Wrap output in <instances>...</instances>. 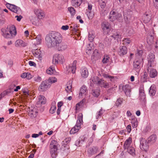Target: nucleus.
<instances>
[{"label": "nucleus", "instance_id": "f257e3e1", "mask_svg": "<svg viewBox=\"0 0 158 158\" xmlns=\"http://www.w3.org/2000/svg\"><path fill=\"white\" fill-rule=\"evenodd\" d=\"M45 43L48 48L59 46L62 42L61 34L58 32H52L47 35L45 38Z\"/></svg>", "mask_w": 158, "mask_h": 158}, {"label": "nucleus", "instance_id": "f03ea898", "mask_svg": "<svg viewBox=\"0 0 158 158\" xmlns=\"http://www.w3.org/2000/svg\"><path fill=\"white\" fill-rule=\"evenodd\" d=\"M2 35L6 39H12L17 34L16 28L13 25H11L7 27L2 28L1 30Z\"/></svg>", "mask_w": 158, "mask_h": 158}, {"label": "nucleus", "instance_id": "7ed1b4c3", "mask_svg": "<svg viewBox=\"0 0 158 158\" xmlns=\"http://www.w3.org/2000/svg\"><path fill=\"white\" fill-rule=\"evenodd\" d=\"M83 115L82 113H80L79 114L76 125L72 128L70 131V134H73L76 133L80 129L81 125L83 123Z\"/></svg>", "mask_w": 158, "mask_h": 158}, {"label": "nucleus", "instance_id": "20e7f679", "mask_svg": "<svg viewBox=\"0 0 158 158\" xmlns=\"http://www.w3.org/2000/svg\"><path fill=\"white\" fill-rule=\"evenodd\" d=\"M122 18L121 15L117 12L111 11L110 14L109 19L110 21L113 22L115 20L119 21Z\"/></svg>", "mask_w": 158, "mask_h": 158}, {"label": "nucleus", "instance_id": "39448f33", "mask_svg": "<svg viewBox=\"0 0 158 158\" xmlns=\"http://www.w3.org/2000/svg\"><path fill=\"white\" fill-rule=\"evenodd\" d=\"M64 61V57L62 54H56L53 56L52 62L55 65L62 64Z\"/></svg>", "mask_w": 158, "mask_h": 158}, {"label": "nucleus", "instance_id": "423d86ee", "mask_svg": "<svg viewBox=\"0 0 158 158\" xmlns=\"http://www.w3.org/2000/svg\"><path fill=\"white\" fill-rule=\"evenodd\" d=\"M50 87V84H48V81L45 80L43 81L40 85L38 90L41 92L46 91Z\"/></svg>", "mask_w": 158, "mask_h": 158}, {"label": "nucleus", "instance_id": "0eeeda50", "mask_svg": "<svg viewBox=\"0 0 158 158\" xmlns=\"http://www.w3.org/2000/svg\"><path fill=\"white\" fill-rule=\"evenodd\" d=\"M139 99L141 102L145 103L146 101V94L143 86H140L139 89Z\"/></svg>", "mask_w": 158, "mask_h": 158}, {"label": "nucleus", "instance_id": "6e6552de", "mask_svg": "<svg viewBox=\"0 0 158 158\" xmlns=\"http://www.w3.org/2000/svg\"><path fill=\"white\" fill-rule=\"evenodd\" d=\"M77 63V60H75L72 64H69L68 66H67L66 67V73H68L71 72L73 73H74L76 69Z\"/></svg>", "mask_w": 158, "mask_h": 158}, {"label": "nucleus", "instance_id": "1a4fd4ad", "mask_svg": "<svg viewBox=\"0 0 158 158\" xmlns=\"http://www.w3.org/2000/svg\"><path fill=\"white\" fill-rule=\"evenodd\" d=\"M6 6L7 8L15 13L19 14L21 13V10L20 8L14 5L8 3L6 4Z\"/></svg>", "mask_w": 158, "mask_h": 158}, {"label": "nucleus", "instance_id": "9d476101", "mask_svg": "<svg viewBox=\"0 0 158 158\" xmlns=\"http://www.w3.org/2000/svg\"><path fill=\"white\" fill-rule=\"evenodd\" d=\"M155 56L152 53H150L148 56L147 59L148 62L147 66V70L149 71L150 68L152 67L153 64Z\"/></svg>", "mask_w": 158, "mask_h": 158}, {"label": "nucleus", "instance_id": "9b49d317", "mask_svg": "<svg viewBox=\"0 0 158 158\" xmlns=\"http://www.w3.org/2000/svg\"><path fill=\"white\" fill-rule=\"evenodd\" d=\"M148 142L145 139H142L140 141V147L142 150L147 151L149 148Z\"/></svg>", "mask_w": 158, "mask_h": 158}, {"label": "nucleus", "instance_id": "f8f14e48", "mask_svg": "<svg viewBox=\"0 0 158 158\" xmlns=\"http://www.w3.org/2000/svg\"><path fill=\"white\" fill-rule=\"evenodd\" d=\"M32 53L34 56L41 61L42 60V52L40 49H35L33 50Z\"/></svg>", "mask_w": 158, "mask_h": 158}, {"label": "nucleus", "instance_id": "ddd939ff", "mask_svg": "<svg viewBox=\"0 0 158 158\" xmlns=\"http://www.w3.org/2000/svg\"><path fill=\"white\" fill-rule=\"evenodd\" d=\"M142 60L135 59L133 63V68L137 72H139L140 69V64Z\"/></svg>", "mask_w": 158, "mask_h": 158}, {"label": "nucleus", "instance_id": "4468645a", "mask_svg": "<svg viewBox=\"0 0 158 158\" xmlns=\"http://www.w3.org/2000/svg\"><path fill=\"white\" fill-rule=\"evenodd\" d=\"M88 136L85 135L81 136L79 139V140L77 141L76 142L75 145L77 146H80L81 144H82V142L84 141L87 142Z\"/></svg>", "mask_w": 158, "mask_h": 158}, {"label": "nucleus", "instance_id": "2eb2a0df", "mask_svg": "<svg viewBox=\"0 0 158 158\" xmlns=\"http://www.w3.org/2000/svg\"><path fill=\"white\" fill-rule=\"evenodd\" d=\"M131 88L130 86L128 85H123V89L127 96L131 97L130 92L131 91Z\"/></svg>", "mask_w": 158, "mask_h": 158}, {"label": "nucleus", "instance_id": "dca6fc26", "mask_svg": "<svg viewBox=\"0 0 158 158\" xmlns=\"http://www.w3.org/2000/svg\"><path fill=\"white\" fill-rule=\"evenodd\" d=\"M98 150V148L97 147L93 146L89 148L87 152L89 156H90L92 155L96 154Z\"/></svg>", "mask_w": 158, "mask_h": 158}, {"label": "nucleus", "instance_id": "f3484780", "mask_svg": "<svg viewBox=\"0 0 158 158\" xmlns=\"http://www.w3.org/2000/svg\"><path fill=\"white\" fill-rule=\"evenodd\" d=\"M127 49L126 46L120 47L118 51V54L121 56H123L126 54Z\"/></svg>", "mask_w": 158, "mask_h": 158}, {"label": "nucleus", "instance_id": "a211bd4d", "mask_svg": "<svg viewBox=\"0 0 158 158\" xmlns=\"http://www.w3.org/2000/svg\"><path fill=\"white\" fill-rule=\"evenodd\" d=\"M57 147L50 148V151L52 157L55 158L57 155Z\"/></svg>", "mask_w": 158, "mask_h": 158}, {"label": "nucleus", "instance_id": "6ab92c4d", "mask_svg": "<svg viewBox=\"0 0 158 158\" xmlns=\"http://www.w3.org/2000/svg\"><path fill=\"white\" fill-rule=\"evenodd\" d=\"M38 99L37 102V105L44 104L46 103V99L44 96L39 95L38 97Z\"/></svg>", "mask_w": 158, "mask_h": 158}, {"label": "nucleus", "instance_id": "aec40b11", "mask_svg": "<svg viewBox=\"0 0 158 158\" xmlns=\"http://www.w3.org/2000/svg\"><path fill=\"white\" fill-rule=\"evenodd\" d=\"M35 12L39 19H42L44 16V14L43 11L41 9H35Z\"/></svg>", "mask_w": 158, "mask_h": 158}, {"label": "nucleus", "instance_id": "412c9836", "mask_svg": "<svg viewBox=\"0 0 158 158\" xmlns=\"http://www.w3.org/2000/svg\"><path fill=\"white\" fill-rule=\"evenodd\" d=\"M99 78L97 76L92 77L90 79V85L91 87L94 86V84L96 85Z\"/></svg>", "mask_w": 158, "mask_h": 158}, {"label": "nucleus", "instance_id": "4be33fe9", "mask_svg": "<svg viewBox=\"0 0 158 158\" xmlns=\"http://www.w3.org/2000/svg\"><path fill=\"white\" fill-rule=\"evenodd\" d=\"M87 93V87L85 86H83L80 89V92L79 95V98H81L83 94L85 95Z\"/></svg>", "mask_w": 158, "mask_h": 158}, {"label": "nucleus", "instance_id": "5701e85b", "mask_svg": "<svg viewBox=\"0 0 158 158\" xmlns=\"http://www.w3.org/2000/svg\"><path fill=\"white\" fill-rule=\"evenodd\" d=\"M81 74L82 77L84 78H87L89 75L88 71L86 68L81 69Z\"/></svg>", "mask_w": 158, "mask_h": 158}, {"label": "nucleus", "instance_id": "b1692460", "mask_svg": "<svg viewBox=\"0 0 158 158\" xmlns=\"http://www.w3.org/2000/svg\"><path fill=\"white\" fill-rule=\"evenodd\" d=\"M149 75L151 78H155L157 76V72L155 69H152L149 71Z\"/></svg>", "mask_w": 158, "mask_h": 158}, {"label": "nucleus", "instance_id": "393cba45", "mask_svg": "<svg viewBox=\"0 0 158 158\" xmlns=\"http://www.w3.org/2000/svg\"><path fill=\"white\" fill-rule=\"evenodd\" d=\"M156 139V135L153 134L149 136L148 139V143L152 144L154 143Z\"/></svg>", "mask_w": 158, "mask_h": 158}, {"label": "nucleus", "instance_id": "a878e982", "mask_svg": "<svg viewBox=\"0 0 158 158\" xmlns=\"http://www.w3.org/2000/svg\"><path fill=\"white\" fill-rule=\"evenodd\" d=\"M15 46L17 47H24L26 46V44L21 40H17L15 43Z\"/></svg>", "mask_w": 158, "mask_h": 158}, {"label": "nucleus", "instance_id": "bb28decb", "mask_svg": "<svg viewBox=\"0 0 158 158\" xmlns=\"http://www.w3.org/2000/svg\"><path fill=\"white\" fill-rule=\"evenodd\" d=\"M72 81H69L66 85L65 90L68 93H70L72 91Z\"/></svg>", "mask_w": 158, "mask_h": 158}, {"label": "nucleus", "instance_id": "cd10ccee", "mask_svg": "<svg viewBox=\"0 0 158 158\" xmlns=\"http://www.w3.org/2000/svg\"><path fill=\"white\" fill-rule=\"evenodd\" d=\"M131 142L132 139L131 138L129 137L128 139H127L125 141L123 147L124 149H127L129 148V147H131L130 146Z\"/></svg>", "mask_w": 158, "mask_h": 158}, {"label": "nucleus", "instance_id": "c85d7f7f", "mask_svg": "<svg viewBox=\"0 0 158 158\" xmlns=\"http://www.w3.org/2000/svg\"><path fill=\"white\" fill-rule=\"evenodd\" d=\"M82 3V0H72V5L75 7L79 6Z\"/></svg>", "mask_w": 158, "mask_h": 158}, {"label": "nucleus", "instance_id": "c756f323", "mask_svg": "<svg viewBox=\"0 0 158 158\" xmlns=\"http://www.w3.org/2000/svg\"><path fill=\"white\" fill-rule=\"evenodd\" d=\"M101 26L102 28L104 31L109 29L110 27V23L106 22H103L102 23Z\"/></svg>", "mask_w": 158, "mask_h": 158}, {"label": "nucleus", "instance_id": "7c9ffc66", "mask_svg": "<svg viewBox=\"0 0 158 158\" xmlns=\"http://www.w3.org/2000/svg\"><path fill=\"white\" fill-rule=\"evenodd\" d=\"M156 92V89L155 85L153 84L152 85L150 88L149 90V94L150 96H154Z\"/></svg>", "mask_w": 158, "mask_h": 158}, {"label": "nucleus", "instance_id": "2f4dec72", "mask_svg": "<svg viewBox=\"0 0 158 158\" xmlns=\"http://www.w3.org/2000/svg\"><path fill=\"white\" fill-rule=\"evenodd\" d=\"M151 18L150 15L146 12L143 17V20L144 23H146L150 21Z\"/></svg>", "mask_w": 158, "mask_h": 158}, {"label": "nucleus", "instance_id": "473e14b6", "mask_svg": "<svg viewBox=\"0 0 158 158\" xmlns=\"http://www.w3.org/2000/svg\"><path fill=\"white\" fill-rule=\"evenodd\" d=\"M37 110L35 108H31L30 109L29 115L31 117H35L36 116Z\"/></svg>", "mask_w": 158, "mask_h": 158}, {"label": "nucleus", "instance_id": "72a5a7b5", "mask_svg": "<svg viewBox=\"0 0 158 158\" xmlns=\"http://www.w3.org/2000/svg\"><path fill=\"white\" fill-rule=\"evenodd\" d=\"M143 51L142 50H138L137 51V52L136 53V58L139 60H143V57H142Z\"/></svg>", "mask_w": 158, "mask_h": 158}, {"label": "nucleus", "instance_id": "f704fd0d", "mask_svg": "<svg viewBox=\"0 0 158 158\" xmlns=\"http://www.w3.org/2000/svg\"><path fill=\"white\" fill-rule=\"evenodd\" d=\"M92 95L95 97H98L100 95V90L99 88H98L96 89H93L92 90Z\"/></svg>", "mask_w": 158, "mask_h": 158}, {"label": "nucleus", "instance_id": "c9c22d12", "mask_svg": "<svg viewBox=\"0 0 158 158\" xmlns=\"http://www.w3.org/2000/svg\"><path fill=\"white\" fill-rule=\"evenodd\" d=\"M107 2L106 0H99V4L101 8H104Z\"/></svg>", "mask_w": 158, "mask_h": 158}, {"label": "nucleus", "instance_id": "e433bc0d", "mask_svg": "<svg viewBox=\"0 0 158 158\" xmlns=\"http://www.w3.org/2000/svg\"><path fill=\"white\" fill-rule=\"evenodd\" d=\"M56 109V103L54 101L52 103L51 106L49 110L50 113L52 114H53L55 112Z\"/></svg>", "mask_w": 158, "mask_h": 158}, {"label": "nucleus", "instance_id": "4c0bfd02", "mask_svg": "<svg viewBox=\"0 0 158 158\" xmlns=\"http://www.w3.org/2000/svg\"><path fill=\"white\" fill-rule=\"evenodd\" d=\"M46 73L50 75L55 74L56 73V71L53 67H50L47 70Z\"/></svg>", "mask_w": 158, "mask_h": 158}, {"label": "nucleus", "instance_id": "58836bf2", "mask_svg": "<svg viewBox=\"0 0 158 158\" xmlns=\"http://www.w3.org/2000/svg\"><path fill=\"white\" fill-rule=\"evenodd\" d=\"M59 50L63 51L65 50L67 47V45L64 43H61L58 46Z\"/></svg>", "mask_w": 158, "mask_h": 158}, {"label": "nucleus", "instance_id": "ea45409f", "mask_svg": "<svg viewBox=\"0 0 158 158\" xmlns=\"http://www.w3.org/2000/svg\"><path fill=\"white\" fill-rule=\"evenodd\" d=\"M112 36L113 37L114 39H120L121 38V35L120 33L118 32L113 33Z\"/></svg>", "mask_w": 158, "mask_h": 158}, {"label": "nucleus", "instance_id": "a19ab883", "mask_svg": "<svg viewBox=\"0 0 158 158\" xmlns=\"http://www.w3.org/2000/svg\"><path fill=\"white\" fill-rule=\"evenodd\" d=\"M110 58L109 55H105L102 60V62L103 64H106L109 61Z\"/></svg>", "mask_w": 158, "mask_h": 158}, {"label": "nucleus", "instance_id": "79ce46f5", "mask_svg": "<svg viewBox=\"0 0 158 158\" xmlns=\"http://www.w3.org/2000/svg\"><path fill=\"white\" fill-rule=\"evenodd\" d=\"M58 143L56 141L54 140H52L50 142L49 148L57 147Z\"/></svg>", "mask_w": 158, "mask_h": 158}, {"label": "nucleus", "instance_id": "37998d69", "mask_svg": "<svg viewBox=\"0 0 158 158\" xmlns=\"http://www.w3.org/2000/svg\"><path fill=\"white\" fill-rule=\"evenodd\" d=\"M48 81V84H50V85L52 83H54L57 81V79L55 77H49L48 80H46Z\"/></svg>", "mask_w": 158, "mask_h": 158}, {"label": "nucleus", "instance_id": "c03bdc74", "mask_svg": "<svg viewBox=\"0 0 158 158\" xmlns=\"http://www.w3.org/2000/svg\"><path fill=\"white\" fill-rule=\"evenodd\" d=\"M127 151L131 155L134 156L135 155V150L134 148L132 147H130L127 149Z\"/></svg>", "mask_w": 158, "mask_h": 158}, {"label": "nucleus", "instance_id": "a18cd8bd", "mask_svg": "<svg viewBox=\"0 0 158 158\" xmlns=\"http://www.w3.org/2000/svg\"><path fill=\"white\" fill-rule=\"evenodd\" d=\"M123 44L124 45H128L131 42L129 38H124L123 40Z\"/></svg>", "mask_w": 158, "mask_h": 158}, {"label": "nucleus", "instance_id": "49530a36", "mask_svg": "<svg viewBox=\"0 0 158 158\" xmlns=\"http://www.w3.org/2000/svg\"><path fill=\"white\" fill-rule=\"evenodd\" d=\"M68 10L72 16H74L75 14L76 10L74 8L72 7H69L68 8Z\"/></svg>", "mask_w": 158, "mask_h": 158}, {"label": "nucleus", "instance_id": "de8ad7c7", "mask_svg": "<svg viewBox=\"0 0 158 158\" xmlns=\"http://www.w3.org/2000/svg\"><path fill=\"white\" fill-rule=\"evenodd\" d=\"M154 37L152 35H149L147 39V42L149 44L152 43L153 42Z\"/></svg>", "mask_w": 158, "mask_h": 158}, {"label": "nucleus", "instance_id": "09e8293b", "mask_svg": "<svg viewBox=\"0 0 158 158\" xmlns=\"http://www.w3.org/2000/svg\"><path fill=\"white\" fill-rule=\"evenodd\" d=\"M104 82V81L103 80L99 78L97 82V84L96 85H97L98 86L102 87H103V85H104L103 84Z\"/></svg>", "mask_w": 158, "mask_h": 158}, {"label": "nucleus", "instance_id": "8fccbe9b", "mask_svg": "<svg viewBox=\"0 0 158 158\" xmlns=\"http://www.w3.org/2000/svg\"><path fill=\"white\" fill-rule=\"evenodd\" d=\"M103 111L102 110L101 108L99 110V112H98L96 114V117L97 119L100 118L101 117L102 115V114Z\"/></svg>", "mask_w": 158, "mask_h": 158}, {"label": "nucleus", "instance_id": "3c124183", "mask_svg": "<svg viewBox=\"0 0 158 158\" xmlns=\"http://www.w3.org/2000/svg\"><path fill=\"white\" fill-rule=\"evenodd\" d=\"M36 44H40L41 41V35L40 34L38 35L36 37Z\"/></svg>", "mask_w": 158, "mask_h": 158}, {"label": "nucleus", "instance_id": "603ef678", "mask_svg": "<svg viewBox=\"0 0 158 158\" xmlns=\"http://www.w3.org/2000/svg\"><path fill=\"white\" fill-rule=\"evenodd\" d=\"M83 104V102L82 101H81L79 102L77 104L75 109V110L76 111H77L80 109L81 106H82Z\"/></svg>", "mask_w": 158, "mask_h": 158}, {"label": "nucleus", "instance_id": "864d4df0", "mask_svg": "<svg viewBox=\"0 0 158 158\" xmlns=\"http://www.w3.org/2000/svg\"><path fill=\"white\" fill-rule=\"evenodd\" d=\"M123 99L122 98H119L118 99L115 103L116 105L117 106L121 105L123 103Z\"/></svg>", "mask_w": 158, "mask_h": 158}, {"label": "nucleus", "instance_id": "5fc2aeb1", "mask_svg": "<svg viewBox=\"0 0 158 158\" xmlns=\"http://www.w3.org/2000/svg\"><path fill=\"white\" fill-rule=\"evenodd\" d=\"M131 123L132 125H133V127H135L137 126V121L136 118L132 119Z\"/></svg>", "mask_w": 158, "mask_h": 158}, {"label": "nucleus", "instance_id": "6e6d98bb", "mask_svg": "<svg viewBox=\"0 0 158 158\" xmlns=\"http://www.w3.org/2000/svg\"><path fill=\"white\" fill-rule=\"evenodd\" d=\"M102 76L105 78L110 79V81H112L111 79L114 78L113 77L109 75L108 74L105 73H103Z\"/></svg>", "mask_w": 158, "mask_h": 158}, {"label": "nucleus", "instance_id": "4d7b16f0", "mask_svg": "<svg viewBox=\"0 0 158 158\" xmlns=\"http://www.w3.org/2000/svg\"><path fill=\"white\" fill-rule=\"evenodd\" d=\"M126 15H124V20L125 22L127 24H128L131 22V21L130 18H129L130 16H127Z\"/></svg>", "mask_w": 158, "mask_h": 158}, {"label": "nucleus", "instance_id": "13d9d810", "mask_svg": "<svg viewBox=\"0 0 158 158\" xmlns=\"http://www.w3.org/2000/svg\"><path fill=\"white\" fill-rule=\"evenodd\" d=\"M34 80L36 82H40L42 80L41 77L39 76L35 77L34 78Z\"/></svg>", "mask_w": 158, "mask_h": 158}, {"label": "nucleus", "instance_id": "bf43d9fd", "mask_svg": "<svg viewBox=\"0 0 158 158\" xmlns=\"http://www.w3.org/2000/svg\"><path fill=\"white\" fill-rule=\"evenodd\" d=\"M94 38V36L92 34L89 33L88 36V40L90 42H92L93 41Z\"/></svg>", "mask_w": 158, "mask_h": 158}, {"label": "nucleus", "instance_id": "052dcab7", "mask_svg": "<svg viewBox=\"0 0 158 158\" xmlns=\"http://www.w3.org/2000/svg\"><path fill=\"white\" fill-rule=\"evenodd\" d=\"M42 135V132L41 131H40L39 134H33L32 135L31 137L32 138H36L39 136V135Z\"/></svg>", "mask_w": 158, "mask_h": 158}, {"label": "nucleus", "instance_id": "680f3d73", "mask_svg": "<svg viewBox=\"0 0 158 158\" xmlns=\"http://www.w3.org/2000/svg\"><path fill=\"white\" fill-rule=\"evenodd\" d=\"M86 14L89 19H91L93 17V15H91V11H87L86 12Z\"/></svg>", "mask_w": 158, "mask_h": 158}, {"label": "nucleus", "instance_id": "e2e57ef3", "mask_svg": "<svg viewBox=\"0 0 158 158\" xmlns=\"http://www.w3.org/2000/svg\"><path fill=\"white\" fill-rule=\"evenodd\" d=\"M79 26L78 25H77L76 24H74L73 27L72 26H71L70 27L71 28H73L72 30L74 31H77V28Z\"/></svg>", "mask_w": 158, "mask_h": 158}, {"label": "nucleus", "instance_id": "0e129e2a", "mask_svg": "<svg viewBox=\"0 0 158 158\" xmlns=\"http://www.w3.org/2000/svg\"><path fill=\"white\" fill-rule=\"evenodd\" d=\"M26 78L28 80L31 79L33 77L32 75L28 72L26 73Z\"/></svg>", "mask_w": 158, "mask_h": 158}, {"label": "nucleus", "instance_id": "69168bd1", "mask_svg": "<svg viewBox=\"0 0 158 158\" xmlns=\"http://www.w3.org/2000/svg\"><path fill=\"white\" fill-rule=\"evenodd\" d=\"M94 137V136L92 135L91 137H90V138L88 139V140H87V142H88V144H90L93 141Z\"/></svg>", "mask_w": 158, "mask_h": 158}, {"label": "nucleus", "instance_id": "338daca9", "mask_svg": "<svg viewBox=\"0 0 158 158\" xmlns=\"http://www.w3.org/2000/svg\"><path fill=\"white\" fill-rule=\"evenodd\" d=\"M154 6L156 9H158V0H155L154 2Z\"/></svg>", "mask_w": 158, "mask_h": 158}, {"label": "nucleus", "instance_id": "774afa93", "mask_svg": "<svg viewBox=\"0 0 158 158\" xmlns=\"http://www.w3.org/2000/svg\"><path fill=\"white\" fill-rule=\"evenodd\" d=\"M69 28V26L67 25L63 26L61 27V29L64 30H66Z\"/></svg>", "mask_w": 158, "mask_h": 158}]
</instances>
